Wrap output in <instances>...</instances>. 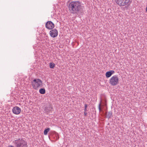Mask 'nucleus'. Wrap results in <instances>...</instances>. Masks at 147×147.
Returning <instances> with one entry per match:
<instances>
[{"label": "nucleus", "mask_w": 147, "mask_h": 147, "mask_svg": "<svg viewBox=\"0 0 147 147\" xmlns=\"http://www.w3.org/2000/svg\"><path fill=\"white\" fill-rule=\"evenodd\" d=\"M45 27L49 30H52L55 27V25L51 21H48L45 24Z\"/></svg>", "instance_id": "nucleus-6"}, {"label": "nucleus", "mask_w": 147, "mask_h": 147, "mask_svg": "<svg viewBox=\"0 0 147 147\" xmlns=\"http://www.w3.org/2000/svg\"><path fill=\"white\" fill-rule=\"evenodd\" d=\"M50 128H49L45 129L44 131V134L45 135L47 134L48 132L50 131Z\"/></svg>", "instance_id": "nucleus-13"}, {"label": "nucleus", "mask_w": 147, "mask_h": 147, "mask_svg": "<svg viewBox=\"0 0 147 147\" xmlns=\"http://www.w3.org/2000/svg\"><path fill=\"white\" fill-rule=\"evenodd\" d=\"M8 147H14V146L12 145H9L8 146Z\"/></svg>", "instance_id": "nucleus-18"}, {"label": "nucleus", "mask_w": 147, "mask_h": 147, "mask_svg": "<svg viewBox=\"0 0 147 147\" xmlns=\"http://www.w3.org/2000/svg\"><path fill=\"white\" fill-rule=\"evenodd\" d=\"M52 109V108L51 106L46 107L45 108L44 111L46 113H48L51 111Z\"/></svg>", "instance_id": "nucleus-10"}, {"label": "nucleus", "mask_w": 147, "mask_h": 147, "mask_svg": "<svg viewBox=\"0 0 147 147\" xmlns=\"http://www.w3.org/2000/svg\"><path fill=\"white\" fill-rule=\"evenodd\" d=\"M84 107L85 108L84 109V111H87V105L86 104H84Z\"/></svg>", "instance_id": "nucleus-15"}, {"label": "nucleus", "mask_w": 147, "mask_h": 147, "mask_svg": "<svg viewBox=\"0 0 147 147\" xmlns=\"http://www.w3.org/2000/svg\"><path fill=\"white\" fill-rule=\"evenodd\" d=\"M12 111L14 114L16 115H19L21 112V110L19 107L16 106L12 109Z\"/></svg>", "instance_id": "nucleus-8"}, {"label": "nucleus", "mask_w": 147, "mask_h": 147, "mask_svg": "<svg viewBox=\"0 0 147 147\" xmlns=\"http://www.w3.org/2000/svg\"><path fill=\"white\" fill-rule=\"evenodd\" d=\"M50 67L51 69H53L55 67V64L53 63H49Z\"/></svg>", "instance_id": "nucleus-14"}, {"label": "nucleus", "mask_w": 147, "mask_h": 147, "mask_svg": "<svg viewBox=\"0 0 147 147\" xmlns=\"http://www.w3.org/2000/svg\"><path fill=\"white\" fill-rule=\"evenodd\" d=\"M114 73L115 71L113 70L107 71L106 73V77L107 78L110 77Z\"/></svg>", "instance_id": "nucleus-9"}, {"label": "nucleus", "mask_w": 147, "mask_h": 147, "mask_svg": "<svg viewBox=\"0 0 147 147\" xmlns=\"http://www.w3.org/2000/svg\"><path fill=\"white\" fill-rule=\"evenodd\" d=\"M31 83L33 88L36 90H38L39 88L42 86V82L39 79H34Z\"/></svg>", "instance_id": "nucleus-3"}, {"label": "nucleus", "mask_w": 147, "mask_h": 147, "mask_svg": "<svg viewBox=\"0 0 147 147\" xmlns=\"http://www.w3.org/2000/svg\"><path fill=\"white\" fill-rule=\"evenodd\" d=\"M101 100H100V102L99 103V105H98V109H99V111H100L101 110V108H100V106L101 104Z\"/></svg>", "instance_id": "nucleus-16"}, {"label": "nucleus", "mask_w": 147, "mask_h": 147, "mask_svg": "<svg viewBox=\"0 0 147 147\" xmlns=\"http://www.w3.org/2000/svg\"><path fill=\"white\" fill-rule=\"evenodd\" d=\"M119 78L117 75H114L109 80V83L112 85L115 86L119 83Z\"/></svg>", "instance_id": "nucleus-4"}, {"label": "nucleus", "mask_w": 147, "mask_h": 147, "mask_svg": "<svg viewBox=\"0 0 147 147\" xmlns=\"http://www.w3.org/2000/svg\"><path fill=\"white\" fill-rule=\"evenodd\" d=\"M116 3L120 6H123L127 5L130 0H115Z\"/></svg>", "instance_id": "nucleus-5"}, {"label": "nucleus", "mask_w": 147, "mask_h": 147, "mask_svg": "<svg viewBox=\"0 0 147 147\" xmlns=\"http://www.w3.org/2000/svg\"><path fill=\"white\" fill-rule=\"evenodd\" d=\"M70 13L73 14H78L81 13L84 6L79 1H73L70 2L68 6Z\"/></svg>", "instance_id": "nucleus-1"}, {"label": "nucleus", "mask_w": 147, "mask_h": 147, "mask_svg": "<svg viewBox=\"0 0 147 147\" xmlns=\"http://www.w3.org/2000/svg\"><path fill=\"white\" fill-rule=\"evenodd\" d=\"M39 93L42 94H44L46 92V90L45 88H42L39 90Z\"/></svg>", "instance_id": "nucleus-12"}, {"label": "nucleus", "mask_w": 147, "mask_h": 147, "mask_svg": "<svg viewBox=\"0 0 147 147\" xmlns=\"http://www.w3.org/2000/svg\"><path fill=\"white\" fill-rule=\"evenodd\" d=\"M16 147H27V143L22 138H19L13 141Z\"/></svg>", "instance_id": "nucleus-2"}, {"label": "nucleus", "mask_w": 147, "mask_h": 147, "mask_svg": "<svg viewBox=\"0 0 147 147\" xmlns=\"http://www.w3.org/2000/svg\"><path fill=\"white\" fill-rule=\"evenodd\" d=\"M146 12H147V7H146Z\"/></svg>", "instance_id": "nucleus-19"}, {"label": "nucleus", "mask_w": 147, "mask_h": 147, "mask_svg": "<svg viewBox=\"0 0 147 147\" xmlns=\"http://www.w3.org/2000/svg\"><path fill=\"white\" fill-rule=\"evenodd\" d=\"M84 115L85 116H87V111H84Z\"/></svg>", "instance_id": "nucleus-17"}, {"label": "nucleus", "mask_w": 147, "mask_h": 147, "mask_svg": "<svg viewBox=\"0 0 147 147\" xmlns=\"http://www.w3.org/2000/svg\"><path fill=\"white\" fill-rule=\"evenodd\" d=\"M112 115V112L111 111L107 112L106 113V117L107 118L109 119L110 118Z\"/></svg>", "instance_id": "nucleus-11"}, {"label": "nucleus", "mask_w": 147, "mask_h": 147, "mask_svg": "<svg viewBox=\"0 0 147 147\" xmlns=\"http://www.w3.org/2000/svg\"><path fill=\"white\" fill-rule=\"evenodd\" d=\"M50 36L52 38H55L58 35V31L56 29H54L50 31L49 32Z\"/></svg>", "instance_id": "nucleus-7"}]
</instances>
